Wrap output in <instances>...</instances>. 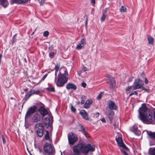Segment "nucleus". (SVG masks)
<instances>
[{
	"instance_id": "obj_1",
	"label": "nucleus",
	"mask_w": 155,
	"mask_h": 155,
	"mask_svg": "<svg viewBox=\"0 0 155 155\" xmlns=\"http://www.w3.org/2000/svg\"><path fill=\"white\" fill-rule=\"evenodd\" d=\"M139 119L145 124H152L153 122L152 119V114L151 111L148 109L145 104L139 109Z\"/></svg>"
},
{
	"instance_id": "obj_2",
	"label": "nucleus",
	"mask_w": 155,
	"mask_h": 155,
	"mask_svg": "<svg viewBox=\"0 0 155 155\" xmlns=\"http://www.w3.org/2000/svg\"><path fill=\"white\" fill-rule=\"evenodd\" d=\"M74 155H79L82 152L84 153H87L89 151H93L95 150V147L91 146L90 144L86 145L79 144L74 146L73 147Z\"/></svg>"
},
{
	"instance_id": "obj_3",
	"label": "nucleus",
	"mask_w": 155,
	"mask_h": 155,
	"mask_svg": "<svg viewBox=\"0 0 155 155\" xmlns=\"http://www.w3.org/2000/svg\"><path fill=\"white\" fill-rule=\"evenodd\" d=\"M66 73L62 74L61 73L58 75V79L56 85L58 87L63 86L66 83L68 80V77Z\"/></svg>"
},
{
	"instance_id": "obj_4",
	"label": "nucleus",
	"mask_w": 155,
	"mask_h": 155,
	"mask_svg": "<svg viewBox=\"0 0 155 155\" xmlns=\"http://www.w3.org/2000/svg\"><path fill=\"white\" fill-rule=\"evenodd\" d=\"M44 152L48 155H54L55 150L54 147L50 144L46 143L43 147Z\"/></svg>"
},
{
	"instance_id": "obj_5",
	"label": "nucleus",
	"mask_w": 155,
	"mask_h": 155,
	"mask_svg": "<svg viewBox=\"0 0 155 155\" xmlns=\"http://www.w3.org/2000/svg\"><path fill=\"white\" fill-rule=\"evenodd\" d=\"M68 137L69 143L70 145H73L78 140L77 135L72 132L69 133Z\"/></svg>"
},
{
	"instance_id": "obj_6",
	"label": "nucleus",
	"mask_w": 155,
	"mask_h": 155,
	"mask_svg": "<svg viewBox=\"0 0 155 155\" xmlns=\"http://www.w3.org/2000/svg\"><path fill=\"white\" fill-rule=\"evenodd\" d=\"M143 84V81L138 79H135L133 85L134 90L141 88Z\"/></svg>"
},
{
	"instance_id": "obj_7",
	"label": "nucleus",
	"mask_w": 155,
	"mask_h": 155,
	"mask_svg": "<svg viewBox=\"0 0 155 155\" xmlns=\"http://www.w3.org/2000/svg\"><path fill=\"white\" fill-rule=\"evenodd\" d=\"M37 109V107L35 106H33L28 109L25 116V122H26V119L30 117L32 114L36 111Z\"/></svg>"
},
{
	"instance_id": "obj_8",
	"label": "nucleus",
	"mask_w": 155,
	"mask_h": 155,
	"mask_svg": "<svg viewBox=\"0 0 155 155\" xmlns=\"http://www.w3.org/2000/svg\"><path fill=\"white\" fill-rule=\"evenodd\" d=\"M116 140L118 145L119 147H122L123 149L129 150L128 148L126 147L123 143L122 139L118 135L116 136Z\"/></svg>"
},
{
	"instance_id": "obj_9",
	"label": "nucleus",
	"mask_w": 155,
	"mask_h": 155,
	"mask_svg": "<svg viewBox=\"0 0 155 155\" xmlns=\"http://www.w3.org/2000/svg\"><path fill=\"white\" fill-rule=\"evenodd\" d=\"M105 114L111 122L113 117L114 114V112L112 111L111 110H108L106 111Z\"/></svg>"
},
{
	"instance_id": "obj_10",
	"label": "nucleus",
	"mask_w": 155,
	"mask_h": 155,
	"mask_svg": "<svg viewBox=\"0 0 155 155\" xmlns=\"http://www.w3.org/2000/svg\"><path fill=\"white\" fill-rule=\"evenodd\" d=\"M80 113L81 115L83 118L84 120H89L87 113L84 110H81Z\"/></svg>"
},
{
	"instance_id": "obj_11",
	"label": "nucleus",
	"mask_w": 155,
	"mask_h": 155,
	"mask_svg": "<svg viewBox=\"0 0 155 155\" xmlns=\"http://www.w3.org/2000/svg\"><path fill=\"white\" fill-rule=\"evenodd\" d=\"M40 91H35L34 90H31L26 94V97L29 98L31 95L36 94H38L40 93Z\"/></svg>"
},
{
	"instance_id": "obj_12",
	"label": "nucleus",
	"mask_w": 155,
	"mask_h": 155,
	"mask_svg": "<svg viewBox=\"0 0 155 155\" xmlns=\"http://www.w3.org/2000/svg\"><path fill=\"white\" fill-rule=\"evenodd\" d=\"M108 105L109 108L111 110H116L117 109V107L115 105L114 102L111 100L109 101L108 102Z\"/></svg>"
},
{
	"instance_id": "obj_13",
	"label": "nucleus",
	"mask_w": 155,
	"mask_h": 155,
	"mask_svg": "<svg viewBox=\"0 0 155 155\" xmlns=\"http://www.w3.org/2000/svg\"><path fill=\"white\" fill-rule=\"evenodd\" d=\"M41 119V116L38 113H35L33 116L32 119V121L35 123H36L40 120Z\"/></svg>"
},
{
	"instance_id": "obj_14",
	"label": "nucleus",
	"mask_w": 155,
	"mask_h": 155,
	"mask_svg": "<svg viewBox=\"0 0 155 155\" xmlns=\"http://www.w3.org/2000/svg\"><path fill=\"white\" fill-rule=\"evenodd\" d=\"M79 127L80 128V131H81L86 137H90L89 135L86 132L84 127L81 124H79Z\"/></svg>"
},
{
	"instance_id": "obj_15",
	"label": "nucleus",
	"mask_w": 155,
	"mask_h": 155,
	"mask_svg": "<svg viewBox=\"0 0 155 155\" xmlns=\"http://www.w3.org/2000/svg\"><path fill=\"white\" fill-rule=\"evenodd\" d=\"M93 102L92 99H89L87 100L84 105V107L85 108H88Z\"/></svg>"
},
{
	"instance_id": "obj_16",
	"label": "nucleus",
	"mask_w": 155,
	"mask_h": 155,
	"mask_svg": "<svg viewBox=\"0 0 155 155\" xmlns=\"http://www.w3.org/2000/svg\"><path fill=\"white\" fill-rule=\"evenodd\" d=\"M66 88L68 90L70 89H73L74 90L76 89L77 88L76 86L74 84L71 83H68L66 87Z\"/></svg>"
},
{
	"instance_id": "obj_17",
	"label": "nucleus",
	"mask_w": 155,
	"mask_h": 155,
	"mask_svg": "<svg viewBox=\"0 0 155 155\" xmlns=\"http://www.w3.org/2000/svg\"><path fill=\"white\" fill-rule=\"evenodd\" d=\"M145 132L151 138L155 140V132H152L151 131H148L146 130L144 131V132Z\"/></svg>"
},
{
	"instance_id": "obj_18",
	"label": "nucleus",
	"mask_w": 155,
	"mask_h": 155,
	"mask_svg": "<svg viewBox=\"0 0 155 155\" xmlns=\"http://www.w3.org/2000/svg\"><path fill=\"white\" fill-rule=\"evenodd\" d=\"M28 0H11V2L12 4L15 3L18 4H20L25 3Z\"/></svg>"
},
{
	"instance_id": "obj_19",
	"label": "nucleus",
	"mask_w": 155,
	"mask_h": 155,
	"mask_svg": "<svg viewBox=\"0 0 155 155\" xmlns=\"http://www.w3.org/2000/svg\"><path fill=\"white\" fill-rule=\"evenodd\" d=\"M0 3L5 8L7 7L8 5L7 0H0Z\"/></svg>"
},
{
	"instance_id": "obj_20",
	"label": "nucleus",
	"mask_w": 155,
	"mask_h": 155,
	"mask_svg": "<svg viewBox=\"0 0 155 155\" xmlns=\"http://www.w3.org/2000/svg\"><path fill=\"white\" fill-rule=\"evenodd\" d=\"M43 129L44 127L41 123H38L36 124L35 126V130Z\"/></svg>"
},
{
	"instance_id": "obj_21",
	"label": "nucleus",
	"mask_w": 155,
	"mask_h": 155,
	"mask_svg": "<svg viewBox=\"0 0 155 155\" xmlns=\"http://www.w3.org/2000/svg\"><path fill=\"white\" fill-rule=\"evenodd\" d=\"M35 132L39 137H41L43 135L44 129L36 130H35Z\"/></svg>"
},
{
	"instance_id": "obj_22",
	"label": "nucleus",
	"mask_w": 155,
	"mask_h": 155,
	"mask_svg": "<svg viewBox=\"0 0 155 155\" xmlns=\"http://www.w3.org/2000/svg\"><path fill=\"white\" fill-rule=\"evenodd\" d=\"M44 123L46 125H47L48 126H51V124L52 122H51L50 123V119L48 117H46L45 120H44Z\"/></svg>"
},
{
	"instance_id": "obj_23",
	"label": "nucleus",
	"mask_w": 155,
	"mask_h": 155,
	"mask_svg": "<svg viewBox=\"0 0 155 155\" xmlns=\"http://www.w3.org/2000/svg\"><path fill=\"white\" fill-rule=\"evenodd\" d=\"M147 39L149 44L153 45L154 40L152 37L150 36H149L147 37Z\"/></svg>"
},
{
	"instance_id": "obj_24",
	"label": "nucleus",
	"mask_w": 155,
	"mask_h": 155,
	"mask_svg": "<svg viewBox=\"0 0 155 155\" xmlns=\"http://www.w3.org/2000/svg\"><path fill=\"white\" fill-rule=\"evenodd\" d=\"M41 114L43 116H45L48 114L47 111L45 109L42 108L40 110Z\"/></svg>"
},
{
	"instance_id": "obj_25",
	"label": "nucleus",
	"mask_w": 155,
	"mask_h": 155,
	"mask_svg": "<svg viewBox=\"0 0 155 155\" xmlns=\"http://www.w3.org/2000/svg\"><path fill=\"white\" fill-rule=\"evenodd\" d=\"M46 133L45 135V140H49V142H51V140L50 139L49 137V133L48 131L46 132Z\"/></svg>"
},
{
	"instance_id": "obj_26",
	"label": "nucleus",
	"mask_w": 155,
	"mask_h": 155,
	"mask_svg": "<svg viewBox=\"0 0 155 155\" xmlns=\"http://www.w3.org/2000/svg\"><path fill=\"white\" fill-rule=\"evenodd\" d=\"M149 154L150 155H155V148H150L149 150Z\"/></svg>"
},
{
	"instance_id": "obj_27",
	"label": "nucleus",
	"mask_w": 155,
	"mask_h": 155,
	"mask_svg": "<svg viewBox=\"0 0 155 155\" xmlns=\"http://www.w3.org/2000/svg\"><path fill=\"white\" fill-rule=\"evenodd\" d=\"M109 80L111 83L110 86L113 87V86L115 85V80L114 78L112 77L109 78Z\"/></svg>"
},
{
	"instance_id": "obj_28",
	"label": "nucleus",
	"mask_w": 155,
	"mask_h": 155,
	"mask_svg": "<svg viewBox=\"0 0 155 155\" xmlns=\"http://www.w3.org/2000/svg\"><path fill=\"white\" fill-rule=\"evenodd\" d=\"M127 10L126 8L124 6H122L120 9V12L123 13L126 12Z\"/></svg>"
},
{
	"instance_id": "obj_29",
	"label": "nucleus",
	"mask_w": 155,
	"mask_h": 155,
	"mask_svg": "<svg viewBox=\"0 0 155 155\" xmlns=\"http://www.w3.org/2000/svg\"><path fill=\"white\" fill-rule=\"evenodd\" d=\"M84 47V46H83L80 44H79L76 46V49H77L79 50L83 48Z\"/></svg>"
},
{
	"instance_id": "obj_30",
	"label": "nucleus",
	"mask_w": 155,
	"mask_h": 155,
	"mask_svg": "<svg viewBox=\"0 0 155 155\" xmlns=\"http://www.w3.org/2000/svg\"><path fill=\"white\" fill-rule=\"evenodd\" d=\"M86 44V40L85 39L83 38L81 40V43H80V44L84 46Z\"/></svg>"
},
{
	"instance_id": "obj_31",
	"label": "nucleus",
	"mask_w": 155,
	"mask_h": 155,
	"mask_svg": "<svg viewBox=\"0 0 155 155\" xmlns=\"http://www.w3.org/2000/svg\"><path fill=\"white\" fill-rule=\"evenodd\" d=\"M49 34V32L48 31H45L43 33V35L45 37H48Z\"/></svg>"
},
{
	"instance_id": "obj_32",
	"label": "nucleus",
	"mask_w": 155,
	"mask_h": 155,
	"mask_svg": "<svg viewBox=\"0 0 155 155\" xmlns=\"http://www.w3.org/2000/svg\"><path fill=\"white\" fill-rule=\"evenodd\" d=\"M60 67V64H56L55 67V71H58L59 70Z\"/></svg>"
},
{
	"instance_id": "obj_33",
	"label": "nucleus",
	"mask_w": 155,
	"mask_h": 155,
	"mask_svg": "<svg viewBox=\"0 0 155 155\" xmlns=\"http://www.w3.org/2000/svg\"><path fill=\"white\" fill-rule=\"evenodd\" d=\"M106 17V15L103 14L101 18V20L102 22L103 21L105 20Z\"/></svg>"
},
{
	"instance_id": "obj_34",
	"label": "nucleus",
	"mask_w": 155,
	"mask_h": 155,
	"mask_svg": "<svg viewBox=\"0 0 155 155\" xmlns=\"http://www.w3.org/2000/svg\"><path fill=\"white\" fill-rule=\"evenodd\" d=\"M47 89L49 91L54 92V87H48L47 88Z\"/></svg>"
},
{
	"instance_id": "obj_35",
	"label": "nucleus",
	"mask_w": 155,
	"mask_h": 155,
	"mask_svg": "<svg viewBox=\"0 0 155 155\" xmlns=\"http://www.w3.org/2000/svg\"><path fill=\"white\" fill-rule=\"evenodd\" d=\"M126 150V149H120V150L122 153H123L124 155H128L127 153L126 152L125 150Z\"/></svg>"
},
{
	"instance_id": "obj_36",
	"label": "nucleus",
	"mask_w": 155,
	"mask_h": 155,
	"mask_svg": "<svg viewBox=\"0 0 155 155\" xmlns=\"http://www.w3.org/2000/svg\"><path fill=\"white\" fill-rule=\"evenodd\" d=\"M135 94L136 95H137V91H134V92H133L129 94V96H131L132 95H134V94Z\"/></svg>"
},
{
	"instance_id": "obj_37",
	"label": "nucleus",
	"mask_w": 155,
	"mask_h": 155,
	"mask_svg": "<svg viewBox=\"0 0 155 155\" xmlns=\"http://www.w3.org/2000/svg\"><path fill=\"white\" fill-rule=\"evenodd\" d=\"M141 88L142 89V90H144L148 93H149V91L148 89L146 88H145L144 87H143V86Z\"/></svg>"
},
{
	"instance_id": "obj_38",
	"label": "nucleus",
	"mask_w": 155,
	"mask_h": 155,
	"mask_svg": "<svg viewBox=\"0 0 155 155\" xmlns=\"http://www.w3.org/2000/svg\"><path fill=\"white\" fill-rule=\"evenodd\" d=\"M102 95V92L101 93L97 96V98L98 100H100L101 99Z\"/></svg>"
},
{
	"instance_id": "obj_39",
	"label": "nucleus",
	"mask_w": 155,
	"mask_h": 155,
	"mask_svg": "<svg viewBox=\"0 0 155 155\" xmlns=\"http://www.w3.org/2000/svg\"><path fill=\"white\" fill-rule=\"evenodd\" d=\"M71 111L73 112H75L76 110V109L73 106H71Z\"/></svg>"
},
{
	"instance_id": "obj_40",
	"label": "nucleus",
	"mask_w": 155,
	"mask_h": 155,
	"mask_svg": "<svg viewBox=\"0 0 155 155\" xmlns=\"http://www.w3.org/2000/svg\"><path fill=\"white\" fill-rule=\"evenodd\" d=\"M48 74H45L42 78L41 80L42 81H43L45 79V78H46V77L47 76Z\"/></svg>"
},
{
	"instance_id": "obj_41",
	"label": "nucleus",
	"mask_w": 155,
	"mask_h": 155,
	"mask_svg": "<svg viewBox=\"0 0 155 155\" xmlns=\"http://www.w3.org/2000/svg\"><path fill=\"white\" fill-rule=\"evenodd\" d=\"M81 86L85 88L86 86V84L85 82H83L81 84Z\"/></svg>"
},
{
	"instance_id": "obj_42",
	"label": "nucleus",
	"mask_w": 155,
	"mask_h": 155,
	"mask_svg": "<svg viewBox=\"0 0 155 155\" xmlns=\"http://www.w3.org/2000/svg\"><path fill=\"white\" fill-rule=\"evenodd\" d=\"M2 139L3 143H4V144H5V140L3 135H2Z\"/></svg>"
},
{
	"instance_id": "obj_43",
	"label": "nucleus",
	"mask_w": 155,
	"mask_h": 155,
	"mask_svg": "<svg viewBox=\"0 0 155 155\" xmlns=\"http://www.w3.org/2000/svg\"><path fill=\"white\" fill-rule=\"evenodd\" d=\"M39 2L41 5H42L44 3L45 0H38Z\"/></svg>"
},
{
	"instance_id": "obj_44",
	"label": "nucleus",
	"mask_w": 155,
	"mask_h": 155,
	"mask_svg": "<svg viewBox=\"0 0 155 155\" xmlns=\"http://www.w3.org/2000/svg\"><path fill=\"white\" fill-rule=\"evenodd\" d=\"M82 69L84 71H87V68L85 66H83L82 67Z\"/></svg>"
},
{
	"instance_id": "obj_45",
	"label": "nucleus",
	"mask_w": 155,
	"mask_h": 155,
	"mask_svg": "<svg viewBox=\"0 0 155 155\" xmlns=\"http://www.w3.org/2000/svg\"><path fill=\"white\" fill-rule=\"evenodd\" d=\"M131 88L132 87L131 86H129L126 88V91H128L131 89Z\"/></svg>"
},
{
	"instance_id": "obj_46",
	"label": "nucleus",
	"mask_w": 155,
	"mask_h": 155,
	"mask_svg": "<svg viewBox=\"0 0 155 155\" xmlns=\"http://www.w3.org/2000/svg\"><path fill=\"white\" fill-rule=\"evenodd\" d=\"M101 121L104 123H105L106 122V120L105 118L104 117L102 118L101 119Z\"/></svg>"
},
{
	"instance_id": "obj_47",
	"label": "nucleus",
	"mask_w": 155,
	"mask_h": 155,
	"mask_svg": "<svg viewBox=\"0 0 155 155\" xmlns=\"http://www.w3.org/2000/svg\"><path fill=\"white\" fill-rule=\"evenodd\" d=\"M87 21H88L87 18H86V20H85V26L86 27L87 26Z\"/></svg>"
},
{
	"instance_id": "obj_48",
	"label": "nucleus",
	"mask_w": 155,
	"mask_h": 155,
	"mask_svg": "<svg viewBox=\"0 0 155 155\" xmlns=\"http://www.w3.org/2000/svg\"><path fill=\"white\" fill-rule=\"evenodd\" d=\"M99 113H97L96 114H95L94 115H95L96 117H97L99 116Z\"/></svg>"
},
{
	"instance_id": "obj_49",
	"label": "nucleus",
	"mask_w": 155,
	"mask_h": 155,
	"mask_svg": "<svg viewBox=\"0 0 155 155\" xmlns=\"http://www.w3.org/2000/svg\"><path fill=\"white\" fill-rule=\"evenodd\" d=\"M145 84H147L148 83V80L146 78L145 79Z\"/></svg>"
},
{
	"instance_id": "obj_50",
	"label": "nucleus",
	"mask_w": 155,
	"mask_h": 155,
	"mask_svg": "<svg viewBox=\"0 0 155 155\" xmlns=\"http://www.w3.org/2000/svg\"><path fill=\"white\" fill-rule=\"evenodd\" d=\"M38 150L40 153H41L42 152V150L40 148H39Z\"/></svg>"
},
{
	"instance_id": "obj_51",
	"label": "nucleus",
	"mask_w": 155,
	"mask_h": 155,
	"mask_svg": "<svg viewBox=\"0 0 155 155\" xmlns=\"http://www.w3.org/2000/svg\"><path fill=\"white\" fill-rule=\"evenodd\" d=\"M57 72L58 71H55V81H56V75H57Z\"/></svg>"
},
{
	"instance_id": "obj_52",
	"label": "nucleus",
	"mask_w": 155,
	"mask_h": 155,
	"mask_svg": "<svg viewBox=\"0 0 155 155\" xmlns=\"http://www.w3.org/2000/svg\"><path fill=\"white\" fill-rule=\"evenodd\" d=\"M84 103V100H82L81 101V103L82 104H83Z\"/></svg>"
},
{
	"instance_id": "obj_53",
	"label": "nucleus",
	"mask_w": 155,
	"mask_h": 155,
	"mask_svg": "<svg viewBox=\"0 0 155 155\" xmlns=\"http://www.w3.org/2000/svg\"><path fill=\"white\" fill-rule=\"evenodd\" d=\"M91 2L94 4L95 3V0H91Z\"/></svg>"
},
{
	"instance_id": "obj_54",
	"label": "nucleus",
	"mask_w": 155,
	"mask_h": 155,
	"mask_svg": "<svg viewBox=\"0 0 155 155\" xmlns=\"http://www.w3.org/2000/svg\"><path fill=\"white\" fill-rule=\"evenodd\" d=\"M133 128L135 130H136L137 129L136 127L134 126L133 127Z\"/></svg>"
},
{
	"instance_id": "obj_55",
	"label": "nucleus",
	"mask_w": 155,
	"mask_h": 155,
	"mask_svg": "<svg viewBox=\"0 0 155 155\" xmlns=\"http://www.w3.org/2000/svg\"><path fill=\"white\" fill-rule=\"evenodd\" d=\"M53 54H54V53H53V52H52V53H51L50 54V56H52V55H53Z\"/></svg>"
},
{
	"instance_id": "obj_56",
	"label": "nucleus",
	"mask_w": 155,
	"mask_h": 155,
	"mask_svg": "<svg viewBox=\"0 0 155 155\" xmlns=\"http://www.w3.org/2000/svg\"><path fill=\"white\" fill-rule=\"evenodd\" d=\"M82 99L85 98V96L83 95V96H82Z\"/></svg>"
},
{
	"instance_id": "obj_57",
	"label": "nucleus",
	"mask_w": 155,
	"mask_h": 155,
	"mask_svg": "<svg viewBox=\"0 0 155 155\" xmlns=\"http://www.w3.org/2000/svg\"><path fill=\"white\" fill-rule=\"evenodd\" d=\"M107 8H106L105 9L104 12H107Z\"/></svg>"
},
{
	"instance_id": "obj_58",
	"label": "nucleus",
	"mask_w": 155,
	"mask_h": 155,
	"mask_svg": "<svg viewBox=\"0 0 155 155\" xmlns=\"http://www.w3.org/2000/svg\"><path fill=\"white\" fill-rule=\"evenodd\" d=\"M16 36V35H15L13 37V39H14V37H15Z\"/></svg>"
},
{
	"instance_id": "obj_59",
	"label": "nucleus",
	"mask_w": 155,
	"mask_h": 155,
	"mask_svg": "<svg viewBox=\"0 0 155 155\" xmlns=\"http://www.w3.org/2000/svg\"><path fill=\"white\" fill-rule=\"evenodd\" d=\"M118 135L120 134V133H118Z\"/></svg>"
},
{
	"instance_id": "obj_60",
	"label": "nucleus",
	"mask_w": 155,
	"mask_h": 155,
	"mask_svg": "<svg viewBox=\"0 0 155 155\" xmlns=\"http://www.w3.org/2000/svg\"><path fill=\"white\" fill-rule=\"evenodd\" d=\"M30 155H32V154H31Z\"/></svg>"
},
{
	"instance_id": "obj_61",
	"label": "nucleus",
	"mask_w": 155,
	"mask_h": 155,
	"mask_svg": "<svg viewBox=\"0 0 155 155\" xmlns=\"http://www.w3.org/2000/svg\"><path fill=\"white\" fill-rule=\"evenodd\" d=\"M61 155H62V154H61Z\"/></svg>"
}]
</instances>
